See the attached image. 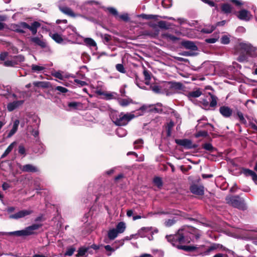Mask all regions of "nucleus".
Wrapping results in <instances>:
<instances>
[{"mask_svg": "<svg viewBox=\"0 0 257 257\" xmlns=\"http://www.w3.org/2000/svg\"><path fill=\"white\" fill-rule=\"evenodd\" d=\"M162 4L164 8H168L172 6V1L171 0H163Z\"/></svg>", "mask_w": 257, "mask_h": 257, "instance_id": "obj_48", "label": "nucleus"}, {"mask_svg": "<svg viewBox=\"0 0 257 257\" xmlns=\"http://www.w3.org/2000/svg\"><path fill=\"white\" fill-rule=\"evenodd\" d=\"M243 173L246 176H251V175H254V171L248 169H245L243 170Z\"/></svg>", "mask_w": 257, "mask_h": 257, "instance_id": "obj_53", "label": "nucleus"}, {"mask_svg": "<svg viewBox=\"0 0 257 257\" xmlns=\"http://www.w3.org/2000/svg\"><path fill=\"white\" fill-rule=\"evenodd\" d=\"M219 112L224 117H230L233 113L232 109L227 106H222L219 108Z\"/></svg>", "mask_w": 257, "mask_h": 257, "instance_id": "obj_14", "label": "nucleus"}, {"mask_svg": "<svg viewBox=\"0 0 257 257\" xmlns=\"http://www.w3.org/2000/svg\"><path fill=\"white\" fill-rule=\"evenodd\" d=\"M183 46L186 49H190L193 51L197 50V46L193 42L190 41H184L182 43Z\"/></svg>", "mask_w": 257, "mask_h": 257, "instance_id": "obj_23", "label": "nucleus"}, {"mask_svg": "<svg viewBox=\"0 0 257 257\" xmlns=\"http://www.w3.org/2000/svg\"><path fill=\"white\" fill-rule=\"evenodd\" d=\"M163 35H164V37H165L167 40L173 41V42H175V41L179 40L178 38H177L170 34H169V33L164 34Z\"/></svg>", "mask_w": 257, "mask_h": 257, "instance_id": "obj_38", "label": "nucleus"}, {"mask_svg": "<svg viewBox=\"0 0 257 257\" xmlns=\"http://www.w3.org/2000/svg\"><path fill=\"white\" fill-rule=\"evenodd\" d=\"M116 134L119 137H123L127 134V131L122 127H118L116 130Z\"/></svg>", "mask_w": 257, "mask_h": 257, "instance_id": "obj_28", "label": "nucleus"}, {"mask_svg": "<svg viewBox=\"0 0 257 257\" xmlns=\"http://www.w3.org/2000/svg\"><path fill=\"white\" fill-rule=\"evenodd\" d=\"M158 26L161 29H168L169 28L170 25H169L168 23L165 21H160L158 22Z\"/></svg>", "mask_w": 257, "mask_h": 257, "instance_id": "obj_36", "label": "nucleus"}, {"mask_svg": "<svg viewBox=\"0 0 257 257\" xmlns=\"http://www.w3.org/2000/svg\"><path fill=\"white\" fill-rule=\"evenodd\" d=\"M150 106L148 105H143L140 106L139 109H137L134 111L135 114H130V120L133 118L135 117V116H139L142 115L144 112L149 111L151 109H150Z\"/></svg>", "mask_w": 257, "mask_h": 257, "instance_id": "obj_13", "label": "nucleus"}, {"mask_svg": "<svg viewBox=\"0 0 257 257\" xmlns=\"http://www.w3.org/2000/svg\"><path fill=\"white\" fill-rule=\"evenodd\" d=\"M31 69L33 72L39 73L43 71L45 69V67L43 66L33 64L31 66Z\"/></svg>", "mask_w": 257, "mask_h": 257, "instance_id": "obj_29", "label": "nucleus"}, {"mask_svg": "<svg viewBox=\"0 0 257 257\" xmlns=\"http://www.w3.org/2000/svg\"><path fill=\"white\" fill-rule=\"evenodd\" d=\"M119 103L120 105L125 106L128 104V101L127 99H121L119 101Z\"/></svg>", "mask_w": 257, "mask_h": 257, "instance_id": "obj_61", "label": "nucleus"}, {"mask_svg": "<svg viewBox=\"0 0 257 257\" xmlns=\"http://www.w3.org/2000/svg\"><path fill=\"white\" fill-rule=\"evenodd\" d=\"M75 251V248L74 247H69L67 249L65 255L66 256H71L72 255Z\"/></svg>", "mask_w": 257, "mask_h": 257, "instance_id": "obj_51", "label": "nucleus"}, {"mask_svg": "<svg viewBox=\"0 0 257 257\" xmlns=\"http://www.w3.org/2000/svg\"><path fill=\"white\" fill-rule=\"evenodd\" d=\"M41 226V225L34 224L26 227L24 229L25 235L28 236L34 234L35 231L38 229Z\"/></svg>", "mask_w": 257, "mask_h": 257, "instance_id": "obj_15", "label": "nucleus"}, {"mask_svg": "<svg viewBox=\"0 0 257 257\" xmlns=\"http://www.w3.org/2000/svg\"><path fill=\"white\" fill-rule=\"evenodd\" d=\"M33 212L31 210H22L15 214L10 215L11 219H18L31 214Z\"/></svg>", "mask_w": 257, "mask_h": 257, "instance_id": "obj_11", "label": "nucleus"}, {"mask_svg": "<svg viewBox=\"0 0 257 257\" xmlns=\"http://www.w3.org/2000/svg\"><path fill=\"white\" fill-rule=\"evenodd\" d=\"M174 123L173 121H170L168 123L167 132H168V134L169 135H170V134L171 133V130L172 128V127L174 126Z\"/></svg>", "mask_w": 257, "mask_h": 257, "instance_id": "obj_56", "label": "nucleus"}, {"mask_svg": "<svg viewBox=\"0 0 257 257\" xmlns=\"http://www.w3.org/2000/svg\"><path fill=\"white\" fill-rule=\"evenodd\" d=\"M154 183L155 184L156 186H157L159 188H160L162 186L163 183L162 179L160 177H155L154 179Z\"/></svg>", "mask_w": 257, "mask_h": 257, "instance_id": "obj_47", "label": "nucleus"}, {"mask_svg": "<svg viewBox=\"0 0 257 257\" xmlns=\"http://www.w3.org/2000/svg\"><path fill=\"white\" fill-rule=\"evenodd\" d=\"M201 1L203 2H204V3L208 4L210 7H215V3L213 1H211V0H201Z\"/></svg>", "mask_w": 257, "mask_h": 257, "instance_id": "obj_57", "label": "nucleus"}, {"mask_svg": "<svg viewBox=\"0 0 257 257\" xmlns=\"http://www.w3.org/2000/svg\"><path fill=\"white\" fill-rule=\"evenodd\" d=\"M8 56V52H3L0 54V59L1 60H5Z\"/></svg>", "mask_w": 257, "mask_h": 257, "instance_id": "obj_64", "label": "nucleus"}, {"mask_svg": "<svg viewBox=\"0 0 257 257\" xmlns=\"http://www.w3.org/2000/svg\"><path fill=\"white\" fill-rule=\"evenodd\" d=\"M163 88L167 95L181 93L185 89V86L180 82H166L163 84Z\"/></svg>", "mask_w": 257, "mask_h": 257, "instance_id": "obj_3", "label": "nucleus"}, {"mask_svg": "<svg viewBox=\"0 0 257 257\" xmlns=\"http://www.w3.org/2000/svg\"><path fill=\"white\" fill-rule=\"evenodd\" d=\"M56 89L62 93H66L68 91L67 89L60 86L56 87Z\"/></svg>", "mask_w": 257, "mask_h": 257, "instance_id": "obj_60", "label": "nucleus"}, {"mask_svg": "<svg viewBox=\"0 0 257 257\" xmlns=\"http://www.w3.org/2000/svg\"><path fill=\"white\" fill-rule=\"evenodd\" d=\"M4 66L6 67H14L16 65V62L14 60L13 58L11 60L5 61L4 63Z\"/></svg>", "mask_w": 257, "mask_h": 257, "instance_id": "obj_40", "label": "nucleus"}, {"mask_svg": "<svg viewBox=\"0 0 257 257\" xmlns=\"http://www.w3.org/2000/svg\"><path fill=\"white\" fill-rule=\"evenodd\" d=\"M202 148L210 152H213L214 150L213 147L210 143H205L203 144L202 145Z\"/></svg>", "mask_w": 257, "mask_h": 257, "instance_id": "obj_42", "label": "nucleus"}, {"mask_svg": "<svg viewBox=\"0 0 257 257\" xmlns=\"http://www.w3.org/2000/svg\"><path fill=\"white\" fill-rule=\"evenodd\" d=\"M170 240H172V244L178 248V246H180V244L187 243L190 242V240L186 238L183 235L180 233L173 236H170Z\"/></svg>", "mask_w": 257, "mask_h": 257, "instance_id": "obj_7", "label": "nucleus"}, {"mask_svg": "<svg viewBox=\"0 0 257 257\" xmlns=\"http://www.w3.org/2000/svg\"><path fill=\"white\" fill-rule=\"evenodd\" d=\"M127 85L126 84L123 85L120 88V93L122 96H125L126 92L125 91V88H127Z\"/></svg>", "mask_w": 257, "mask_h": 257, "instance_id": "obj_54", "label": "nucleus"}, {"mask_svg": "<svg viewBox=\"0 0 257 257\" xmlns=\"http://www.w3.org/2000/svg\"><path fill=\"white\" fill-rule=\"evenodd\" d=\"M152 90L157 93H165L163 86V87H160L158 85H154L152 87Z\"/></svg>", "mask_w": 257, "mask_h": 257, "instance_id": "obj_33", "label": "nucleus"}, {"mask_svg": "<svg viewBox=\"0 0 257 257\" xmlns=\"http://www.w3.org/2000/svg\"><path fill=\"white\" fill-rule=\"evenodd\" d=\"M202 91L200 89H197V90L189 92L187 96L190 100H192L193 98H197L199 97L202 94Z\"/></svg>", "mask_w": 257, "mask_h": 257, "instance_id": "obj_21", "label": "nucleus"}, {"mask_svg": "<svg viewBox=\"0 0 257 257\" xmlns=\"http://www.w3.org/2000/svg\"><path fill=\"white\" fill-rule=\"evenodd\" d=\"M87 251V250L84 248H80L78 251V256L84 255Z\"/></svg>", "mask_w": 257, "mask_h": 257, "instance_id": "obj_62", "label": "nucleus"}, {"mask_svg": "<svg viewBox=\"0 0 257 257\" xmlns=\"http://www.w3.org/2000/svg\"><path fill=\"white\" fill-rule=\"evenodd\" d=\"M178 248L183 249L185 251H193L196 249V247L193 246H187V245H180L178 246Z\"/></svg>", "mask_w": 257, "mask_h": 257, "instance_id": "obj_39", "label": "nucleus"}, {"mask_svg": "<svg viewBox=\"0 0 257 257\" xmlns=\"http://www.w3.org/2000/svg\"><path fill=\"white\" fill-rule=\"evenodd\" d=\"M98 2L94 1H87L79 7V9L83 14H86L92 9L93 5H98Z\"/></svg>", "mask_w": 257, "mask_h": 257, "instance_id": "obj_10", "label": "nucleus"}, {"mask_svg": "<svg viewBox=\"0 0 257 257\" xmlns=\"http://www.w3.org/2000/svg\"><path fill=\"white\" fill-rule=\"evenodd\" d=\"M21 169L23 172H37L38 171V168L31 164L24 165L21 167Z\"/></svg>", "mask_w": 257, "mask_h": 257, "instance_id": "obj_18", "label": "nucleus"}, {"mask_svg": "<svg viewBox=\"0 0 257 257\" xmlns=\"http://www.w3.org/2000/svg\"><path fill=\"white\" fill-rule=\"evenodd\" d=\"M41 24L39 22L35 21L28 25L26 22H21L18 24L12 25V29L15 32L19 33H25L26 30L28 29L31 31L33 35H35L37 33V29L40 27Z\"/></svg>", "mask_w": 257, "mask_h": 257, "instance_id": "obj_2", "label": "nucleus"}, {"mask_svg": "<svg viewBox=\"0 0 257 257\" xmlns=\"http://www.w3.org/2000/svg\"><path fill=\"white\" fill-rule=\"evenodd\" d=\"M112 121L117 125H124L128 122V114L112 111L110 114Z\"/></svg>", "mask_w": 257, "mask_h": 257, "instance_id": "obj_4", "label": "nucleus"}, {"mask_svg": "<svg viewBox=\"0 0 257 257\" xmlns=\"http://www.w3.org/2000/svg\"><path fill=\"white\" fill-rule=\"evenodd\" d=\"M209 94L210 96V98L208 100L206 98H203L200 102L203 108L208 110L211 107L213 108L214 109L217 105L218 98L216 96L210 93H209Z\"/></svg>", "mask_w": 257, "mask_h": 257, "instance_id": "obj_5", "label": "nucleus"}, {"mask_svg": "<svg viewBox=\"0 0 257 257\" xmlns=\"http://www.w3.org/2000/svg\"><path fill=\"white\" fill-rule=\"evenodd\" d=\"M31 41L41 48H45L46 47V42L39 37H33L31 39Z\"/></svg>", "mask_w": 257, "mask_h": 257, "instance_id": "obj_22", "label": "nucleus"}, {"mask_svg": "<svg viewBox=\"0 0 257 257\" xmlns=\"http://www.w3.org/2000/svg\"><path fill=\"white\" fill-rule=\"evenodd\" d=\"M218 39H219V35L218 34H216L214 38L206 39L205 40V41H206V42H207L208 43L212 44V43H215L218 40Z\"/></svg>", "mask_w": 257, "mask_h": 257, "instance_id": "obj_45", "label": "nucleus"}, {"mask_svg": "<svg viewBox=\"0 0 257 257\" xmlns=\"http://www.w3.org/2000/svg\"><path fill=\"white\" fill-rule=\"evenodd\" d=\"M115 68L116 69V70L120 72V73H125V69L124 68V66L122 64H117L115 66Z\"/></svg>", "mask_w": 257, "mask_h": 257, "instance_id": "obj_50", "label": "nucleus"}, {"mask_svg": "<svg viewBox=\"0 0 257 257\" xmlns=\"http://www.w3.org/2000/svg\"><path fill=\"white\" fill-rule=\"evenodd\" d=\"M20 121L18 119H16L14 121L12 128L10 130L8 135L7 136V138H9L12 137L17 131L18 126L19 125Z\"/></svg>", "mask_w": 257, "mask_h": 257, "instance_id": "obj_20", "label": "nucleus"}, {"mask_svg": "<svg viewBox=\"0 0 257 257\" xmlns=\"http://www.w3.org/2000/svg\"><path fill=\"white\" fill-rule=\"evenodd\" d=\"M143 74L145 77V83L147 85H149L150 84V80L151 79V73L146 69L144 68Z\"/></svg>", "mask_w": 257, "mask_h": 257, "instance_id": "obj_30", "label": "nucleus"}, {"mask_svg": "<svg viewBox=\"0 0 257 257\" xmlns=\"http://www.w3.org/2000/svg\"><path fill=\"white\" fill-rule=\"evenodd\" d=\"M221 12L224 14H228L233 12V8L228 3L222 4L220 6Z\"/></svg>", "mask_w": 257, "mask_h": 257, "instance_id": "obj_19", "label": "nucleus"}, {"mask_svg": "<svg viewBox=\"0 0 257 257\" xmlns=\"http://www.w3.org/2000/svg\"><path fill=\"white\" fill-rule=\"evenodd\" d=\"M226 201L228 204L234 207L241 209L245 208L244 200L238 196H227L226 198Z\"/></svg>", "mask_w": 257, "mask_h": 257, "instance_id": "obj_6", "label": "nucleus"}, {"mask_svg": "<svg viewBox=\"0 0 257 257\" xmlns=\"http://www.w3.org/2000/svg\"><path fill=\"white\" fill-rule=\"evenodd\" d=\"M106 9L108 11V12L110 14L113 15L115 17V18L117 17V16H118V12L115 8H112V7H108V8H107Z\"/></svg>", "mask_w": 257, "mask_h": 257, "instance_id": "obj_44", "label": "nucleus"}, {"mask_svg": "<svg viewBox=\"0 0 257 257\" xmlns=\"http://www.w3.org/2000/svg\"><path fill=\"white\" fill-rule=\"evenodd\" d=\"M215 29V27L213 25L206 26V28L201 30V32L205 34H210Z\"/></svg>", "mask_w": 257, "mask_h": 257, "instance_id": "obj_27", "label": "nucleus"}, {"mask_svg": "<svg viewBox=\"0 0 257 257\" xmlns=\"http://www.w3.org/2000/svg\"><path fill=\"white\" fill-rule=\"evenodd\" d=\"M16 143L13 142L6 149L5 152L4 153V154L2 155V157H5L7 156L13 149L14 146L15 145Z\"/></svg>", "mask_w": 257, "mask_h": 257, "instance_id": "obj_35", "label": "nucleus"}, {"mask_svg": "<svg viewBox=\"0 0 257 257\" xmlns=\"http://www.w3.org/2000/svg\"><path fill=\"white\" fill-rule=\"evenodd\" d=\"M84 42L87 46L89 47H95L96 46V42L90 38H84Z\"/></svg>", "mask_w": 257, "mask_h": 257, "instance_id": "obj_31", "label": "nucleus"}, {"mask_svg": "<svg viewBox=\"0 0 257 257\" xmlns=\"http://www.w3.org/2000/svg\"><path fill=\"white\" fill-rule=\"evenodd\" d=\"M230 42V39L227 36H223L221 38V43L223 44H228Z\"/></svg>", "mask_w": 257, "mask_h": 257, "instance_id": "obj_52", "label": "nucleus"}, {"mask_svg": "<svg viewBox=\"0 0 257 257\" xmlns=\"http://www.w3.org/2000/svg\"><path fill=\"white\" fill-rule=\"evenodd\" d=\"M10 235H14L18 236H26L24 229L9 232Z\"/></svg>", "mask_w": 257, "mask_h": 257, "instance_id": "obj_37", "label": "nucleus"}, {"mask_svg": "<svg viewBox=\"0 0 257 257\" xmlns=\"http://www.w3.org/2000/svg\"><path fill=\"white\" fill-rule=\"evenodd\" d=\"M80 103L77 102H71L68 104V106L70 107H73L76 108L77 107L79 106Z\"/></svg>", "mask_w": 257, "mask_h": 257, "instance_id": "obj_58", "label": "nucleus"}, {"mask_svg": "<svg viewBox=\"0 0 257 257\" xmlns=\"http://www.w3.org/2000/svg\"><path fill=\"white\" fill-rule=\"evenodd\" d=\"M175 142L177 144L186 149H191L195 147V145L192 144V141L188 139H177L175 140Z\"/></svg>", "mask_w": 257, "mask_h": 257, "instance_id": "obj_12", "label": "nucleus"}, {"mask_svg": "<svg viewBox=\"0 0 257 257\" xmlns=\"http://www.w3.org/2000/svg\"><path fill=\"white\" fill-rule=\"evenodd\" d=\"M143 141L141 139L138 140L134 142V147L136 149H139L142 147Z\"/></svg>", "mask_w": 257, "mask_h": 257, "instance_id": "obj_49", "label": "nucleus"}, {"mask_svg": "<svg viewBox=\"0 0 257 257\" xmlns=\"http://www.w3.org/2000/svg\"><path fill=\"white\" fill-rule=\"evenodd\" d=\"M51 37L57 43L61 44L63 42V39L61 36L57 33L50 34Z\"/></svg>", "mask_w": 257, "mask_h": 257, "instance_id": "obj_25", "label": "nucleus"}, {"mask_svg": "<svg viewBox=\"0 0 257 257\" xmlns=\"http://www.w3.org/2000/svg\"><path fill=\"white\" fill-rule=\"evenodd\" d=\"M116 93L115 92H104V96L105 97L106 99H112L115 98L116 97Z\"/></svg>", "mask_w": 257, "mask_h": 257, "instance_id": "obj_41", "label": "nucleus"}, {"mask_svg": "<svg viewBox=\"0 0 257 257\" xmlns=\"http://www.w3.org/2000/svg\"><path fill=\"white\" fill-rule=\"evenodd\" d=\"M125 228V224L123 222H120L116 225V228L115 229H116V230H117V232L119 234L123 232Z\"/></svg>", "mask_w": 257, "mask_h": 257, "instance_id": "obj_26", "label": "nucleus"}, {"mask_svg": "<svg viewBox=\"0 0 257 257\" xmlns=\"http://www.w3.org/2000/svg\"><path fill=\"white\" fill-rule=\"evenodd\" d=\"M59 9L62 13L71 17L74 18L81 16L80 14L74 13L71 9L67 7L60 6Z\"/></svg>", "mask_w": 257, "mask_h": 257, "instance_id": "obj_17", "label": "nucleus"}, {"mask_svg": "<svg viewBox=\"0 0 257 257\" xmlns=\"http://www.w3.org/2000/svg\"><path fill=\"white\" fill-rule=\"evenodd\" d=\"M236 116L240 123L244 124H246V120L241 111L237 110L236 111Z\"/></svg>", "mask_w": 257, "mask_h": 257, "instance_id": "obj_32", "label": "nucleus"}, {"mask_svg": "<svg viewBox=\"0 0 257 257\" xmlns=\"http://www.w3.org/2000/svg\"><path fill=\"white\" fill-rule=\"evenodd\" d=\"M233 13L239 20L242 21L247 22L252 18L251 13L245 9H242L238 12L235 11Z\"/></svg>", "mask_w": 257, "mask_h": 257, "instance_id": "obj_9", "label": "nucleus"}, {"mask_svg": "<svg viewBox=\"0 0 257 257\" xmlns=\"http://www.w3.org/2000/svg\"><path fill=\"white\" fill-rule=\"evenodd\" d=\"M116 19L118 20H122V21L126 22L128 20V16L127 14H126V13L123 14L122 15H120L118 14V16H117Z\"/></svg>", "mask_w": 257, "mask_h": 257, "instance_id": "obj_43", "label": "nucleus"}, {"mask_svg": "<svg viewBox=\"0 0 257 257\" xmlns=\"http://www.w3.org/2000/svg\"><path fill=\"white\" fill-rule=\"evenodd\" d=\"M13 58L16 62V65H18L20 62H23L25 60L24 57L22 55L15 56Z\"/></svg>", "mask_w": 257, "mask_h": 257, "instance_id": "obj_46", "label": "nucleus"}, {"mask_svg": "<svg viewBox=\"0 0 257 257\" xmlns=\"http://www.w3.org/2000/svg\"><path fill=\"white\" fill-rule=\"evenodd\" d=\"M191 192L198 195H202L204 194V187L202 186L193 185L190 187Z\"/></svg>", "mask_w": 257, "mask_h": 257, "instance_id": "obj_16", "label": "nucleus"}, {"mask_svg": "<svg viewBox=\"0 0 257 257\" xmlns=\"http://www.w3.org/2000/svg\"><path fill=\"white\" fill-rule=\"evenodd\" d=\"M141 17L143 19H155V18L156 17V16L152 15H146V14H143L141 15Z\"/></svg>", "mask_w": 257, "mask_h": 257, "instance_id": "obj_59", "label": "nucleus"}, {"mask_svg": "<svg viewBox=\"0 0 257 257\" xmlns=\"http://www.w3.org/2000/svg\"><path fill=\"white\" fill-rule=\"evenodd\" d=\"M54 76L61 80H62L63 79V75L60 72H55L54 74Z\"/></svg>", "mask_w": 257, "mask_h": 257, "instance_id": "obj_63", "label": "nucleus"}, {"mask_svg": "<svg viewBox=\"0 0 257 257\" xmlns=\"http://www.w3.org/2000/svg\"><path fill=\"white\" fill-rule=\"evenodd\" d=\"M6 20L5 16H0V30H3L5 28V24L2 23V22L5 21Z\"/></svg>", "mask_w": 257, "mask_h": 257, "instance_id": "obj_55", "label": "nucleus"}, {"mask_svg": "<svg viewBox=\"0 0 257 257\" xmlns=\"http://www.w3.org/2000/svg\"><path fill=\"white\" fill-rule=\"evenodd\" d=\"M119 233L114 228L109 229L107 232V236L109 239L113 240L116 238Z\"/></svg>", "mask_w": 257, "mask_h": 257, "instance_id": "obj_24", "label": "nucleus"}, {"mask_svg": "<svg viewBox=\"0 0 257 257\" xmlns=\"http://www.w3.org/2000/svg\"><path fill=\"white\" fill-rule=\"evenodd\" d=\"M239 48L242 53H245L246 55L250 56H256V49L249 44L240 43L239 45Z\"/></svg>", "mask_w": 257, "mask_h": 257, "instance_id": "obj_8", "label": "nucleus"}, {"mask_svg": "<svg viewBox=\"0 0 257 257\" xmlns=\"http://www.w3.org/2000/svg\"><path fill=\"white\" fill-rule=\"evenodd\" d=\"M1 94L10 101L7 105V110L9 112L19 108L25 102L24 99H21V96H18L15 93L8 92L1 93Z\"/></svg>", "mask_w": 257, "mask_h": 257, "instance_id": "obj_1", "label": "nucleus"}, {"mask_svg": "<svg viewBox=\"0 0 257 257\" xmlns=\"http://www.w3.org/2000/svg\"><path fill=\"white\" fill-rule=\"evenodd\" d=\"M219 247V244H212L211 246H210L205 251V253L206 254H209L210 252L217 249Z\"/></svg>", "mask_w": 257, "mask_h": 257, "instance_id": "obj_34", "label": "nucleus"}]
</instances>
